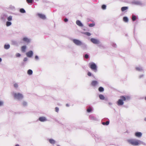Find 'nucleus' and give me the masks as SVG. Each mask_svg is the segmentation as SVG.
<instances>
[{"label": "nucleus", "mask_w": 146, "mask_h": 146, "mask_svg": "<svg viewBox=\"0 0 146 146\" xmlns=\"http://www.w3.org/2000/svg\"><path fill=\"white\" fill-rule=\"evenodd\" d=\"M7 19L8 21H10L12 20V16H9V17L8 16Z\"/></svg>", "instance_id": "4be33fe9"}, {"label": "nucleus", "mask_w": 146, "mask_h": 146, "mask_svg": "<svg viewBox=\"0 0 146 146\" xmlns=\"http://www.w3.org/2000/svg\"><path fill=\"white\" fill-rule=\"evenodd\" d=\"M88 26L90 27H93L95 26V24L94 23L88 24Z\"/></svg>", "instance_id": "c756f323"}, {"label": "nucleus", "mask_w": 146, "mask_h": 146, "mask_svg": "<svg viewBox=\"0 0 146 146\" xmlns=\"http://www.w3.org/2000/svg\"><path fill=\"white\" fill-rule=\"evenodd\" d=\"M66 106L67 107H68L69 106V104H66Z\"/></svg>", "instance_id": "de8ad7c7"}, {"label": "nucleus", "mask_w": 146, "mask_h": 146, "mask_svg": "<svg viewBox=\"0 0 146 146\" xmlns=\"http://www.w3.org/2000/svg\"><path fill=\"white\" fill-rule=\"evenodd\" d=\"M7 17L8 15L7 14H2L1 16V20L3 22H5L6 21V19H7Z\"/></svg>", "instance_id": "7ed1b4c3"}, {"label": "nucleus", "mask_w": 146, "mask_h": 146, "mask_svg": "<svg viewBox=\"0 0 146 146\" xmlns=\"http://www.w3.org/2000/svg\"><path fill=\"white\" fill-rule=\"evenodd\" d=\"M10 45L9 44H5L4 46V48L6 49H8L9 48Z\"/></svg>", "instance_id": "6ab92c4d"}, {"label": "nucleus", "mask_w": 146, "mask_h": 146, "mask_svg": "<svg viewBox=\"0 0 146 146\" xmlns=\"http://www.w3.org/2000/svg\"><path fill=\"white\" fill-rule=\"evenodd\" d=\"M37 15L39 18L42 19H46V17L44 15L38 13Z\"/></svg>", "instance_id": "9d476101"}, {"label": "nucleus", "mask_w": 146, "mask_h": 146, "mask_svg": "<svg viewBox=\"0 0 146 146\" xmlns=\"http://www.w3.org/2000/svg\"><path fill=\"white\" fill-rule=\"evenodd\" d=\"M99 96L100 99H101L104 100V96L102 95H100Z\"/></svg>", "instance_id": "bb28decb"}, {"label": "nucleus", "mask_w": 146, "mask_h": 146, "mask_svg": "<svg viewBox=\"0 0 146 146\" xmlns=\"http://www.w3.org/2000/svg\"><path fill=\"white\" fill-rule=\"evenodd\" d=\"M14 86L15 88H17L18 86L17 84L16 83H14Z\"/></svg>", "instance_id": "e433bc0d"}, {"label": "nucleus", "mask_w": 146, "mask_h": 146, "mask_svg": "<svg viewBox=\"0 0 146 146\" xmlns=\"http://www.w3.org/2000/svg\"><path fill=\"white\" fill-rule=\"evenodd\" d=\"M27 73L29 75H31L33 73V71L29 69Z\"/></svg>", "instance_id": "b1692460"}, {"label": "nucleus", "mask_w": 146, "mask_h": 146, "mask_svg": "<svg viewBox=\"0 0 146 146\" xmlns=\"http://www.w3.org/2000/svg\"><path fill=\"white\" fill-rule=\"evenodd\" d=\"M76 23L77 25L79 26L82 27L83 26L81 22L79 20L77 21L76 22Z\"/></svg>", "instance_id": "ddd939ff"}, {"label": "nucleus", "mask_w": 146, "mask_h": 146, "mask_svg": "<svg viewBox=\"0 0 146 146\" xmlns=\"http://www.w3.org/2000/svg\"><path fill=\"white\" fill-rule=\"evenodd\" d=\"M20 12L22 13H25V10L23 8L20 9Z\"/></svg>", "instance_id": "393cba45"}, {"label": "nucleus", "mask_w": 146, "mask_h": 146, "mask_svg": "<svg viewBox=\"0 0 146 146\" xmlns=\"http://www.w3.org/2000/svg\"><path fill=\"white\" fill-rule=\"evenodd\" d=\"M12 23L10 21H7L6 23V25L7 27H9L11 25Z\"/></svg>", "instance_id": "412c9836"}, {"label": "nucleus", "mask_w": 146, "mask_h": 146, "mask_svg": "<svg viewBox=\"0 0 146 146\" xmlns=\"http://www.w3.org/2000/svg\"><path fill=\"white\" fill-rule=\"evenodd\" d=\"M109 123V121H106V122H103L102 124L103 125H108Z\"/></svg>", "instance_id": "c85d7f7f"}, {"label": "nucleus", "mask_w": 146, "mask_h": 146, "mask_svg": "<svg viewBox=\"0 0 146 146\" xmlns=\"http://www.w3.org/2000/svg\"><path fill=\"white\" fill-rule=\"evenodd\" d=\"M39 120L41 122H44L47 121L46 117H40L39 118Z\"/></svg>", "instance_id": "9b49d317"}, {"label": "nucleus", "mask_w": 146, "mask_h": 146, "mask_svg": "<svg viewBox=\"0 0 146 146\" xmlns=\"http://www.w3.org/2000/svg\"><path fill=\"white\" fill-rule=\"evenodd\" d=\"M133 3L136 4H138L139 3L137 2H134Z\"/></svg>", "instance_id": "c03bdc74"}, {"label": "nucleus", "mask_w": 146, "mask_h": 146, "mask_svg": "<svg viewBox=\"0 0 146 146\" xmlns=\"http://www.w3.org/2000/svg\"><path fill=\"white\" fill-rule=\"evenodd\" d=\"M16 56L17 57H18V53H17L16 54Z\"/></svg>", "instance_id": "49530a36"}, {"label": "nucleus", "mask_w": 146, "mask_h": 146, "mask_svg": "<svg viewBox=\"0 0 146 146\" xmlns=\"http://www.w3.org/2000/svg\"><path fill=\"white\" fill-rule=\"evenodd\" d=\"M145 121H146V118H145Z\"/></svg>", "instance_id": "4d7b16f0"}, {"label": "nucleus", "mask_w": 146, "mask_h": 146, "mask_svg": "<svg viewBox=\"0 0 146 146\" xmlns=\"http://www.w3.org/2000/svg\"><path fill=\"white\" fill-rule=\"evenodd\" d=\"M26 46H23L21 47V50L22 52H25V51Z\"/></svg>", "instance_id": "a211bd4d"}, {"label": "nucleus", "mask_w": 146, "mask_h": 146, "mask_svg": "<svg viewBox=\"0 0 146 146\" xmlns=\"http://www.w3.org/2000/svg\"><path fill=\"white\" fill-rule=\"evenodd\" d=\"M102 8L103 9H105L106 8V6L105 5H103L102 6Z\"/></svg>", "instance_id": "473e14b6"}, {"label": "nucleus", "mask_w": 146, "mask_h": 146, "mask_svg": "<svg viewBox=\"0 0 146 146\" xmlns=\"http://www.w3.org/2000/svg\"><path fill=\"white\" fill-rule=\"evenodd\" d=\"M84 34L88 36H90L91 35L90 33L88 32L84 33Z\"/></svg>", "instance_id": "f704fd0d"}, {"label": "nucleus", "mask_w": 146, "mask_h": 146, "mask_svg": "<svg viewBox=\"0 0 146 146\" xmlns=\"http://www.w3.org/2000/svg\"><path fill=\"white\" fill-rule=\"evenodd\" d=\"M13 96L14 97V98L15 100H17L18 99V93H14L13 94Z\"/></svg>", "instance_id": "4468645a"}, {"label": "nucleus", "mask_w": 146, "mask_h": 146, "mask_svg": "<svg viewBox=\"0 0 146 146\" xmlns=\"http://www.w3.org/2000/svg\"><path fill=\"white\" fill-rule=\"evenodd\" d=\"M57 146H60L58 145H57Z\"/></svg>", "instance_id": "13d9d810"}, {"label": "nucleus", "mask_w": 146, "mask_h": 146, "mask_svg": "<svg viewBox=\"0 0 146 146\" xmlns=\"http://www.w3.org/2000/svg\"><path fill=\"white\" fill-rule=\"evenodd\" d=\"M145 100H146V97L145 98Z\"/></svg>", "instance_id": "864d4df0"}, {"label": "nucleus", "mask_w": 146, "mask_h": 146, "mask_svg": "<svg viewBox=\"0 0 146 146\" xmlns=\"http://www.w3.org/2000/svg\"><path fill=\"white\" fill-rule=\"evenodd\" d=\"M91 41L92 42L95 44H98L99 43V41L98 40L94 38H91Z\"/></svg>", "instance_id": "39448f33"}, {"label": "nucleus", "mask_w": 146, "mask_h": 146, "mask_svg": "<svg viewBox=\"0 0 146 146\" xmlns=\"http://www.w3.org/2000/svg\"><path fill=\"white\" fill-rule=\"evenodd\" d=\"M128 8L127 7H121V11H124L125 10H127Z\"/></svg>", "instance_id": "aec40b11"}, {"label": "nucleus", "mask_w": 146, "mask_h": 146, "mask_svg": "<svg viewBox=\"0 0 146 146\" xmlns=\"http://www.w3.org/2000/svg\"><path fill=\"white\" fill-rule=\"evenodd\" d=\"M98 84V82L96 80L92 81L91 83V85L93 86H96Z\"/></svg>", "instance_id": "423d86ee"}, {"label": "nucleus", "mask_w": 146, "mask_h": 146, "mask_svg": "<svg viewBox=\"0 0 146 146\" xmlns=\"http://www.w3.org/2000/svg\"><path fill=\"white\" fill-rule=\"evenodd\" d=\"M55 111L56 112H58L59 111V108L58 107H56L55 108Z\"/></svg>", "instance_id": "58836bf2"}, {"label": "nucleus", "mask_w": 146, "mask_h": 146, "mask_svg": "<svg viewBox=\"0 0 146 146\" xmlns=\"http://www.w3.org/2000/svg\"><path fill=\"white\" fill-rule=\"evenodd\" d=\"M26 1L28 3H31L33 2V0H26Z\"/></svg>", "instance_id": "2f4dec72"}, {"label": "nucleus", "mask_w": 146, "mask_h": 146, "mask_svg": "<svg viewBox=\"0 0 146 146\" xmlns=\"http://www.w3.org/2000/svg\"><path fill=\"white\" fill-rule=\"evenodd\" d=\"M19 57L21 55L19 54Z\"/></svg>", "instance_id": "603ef678"}, {"label": "nucleus", "mask_w": 146, "mask_h": 146, "mask_svg": "<svg viewBox=\"0 0 146 146\" xmlns=\"http://www.w3.org/2000/svg\"><path fill=\"white\" fill-rule=\"evenodd\" d=\"M18 146V145L17 144V145H16V146Z\"/></svg>", "instance_id": "3c124183"}, {"label": "nucleus", "mask_w": 146, "mask_h": 146, "mask_svg": "<svg viewBox=\"0 0 146 146\" xmlns=\"http://www.w3.org/2000/svg\"><path fill=\"white\" fill-rule=\"evenodd\" d=\"M123 21L126 22H127L128 21V18L126 17H124L123 19Z\"/></svg>", "instance_id": "5701e85b"}, {"label": "nucleus", "mask_w": 146, "mask_h": 146, "mask_svg": "<svg viewBox=\"0 0 146 146\" xmlns=\"http://www.w3.org/2000/svg\"><path fill=\"white\" fill-rule=\"evenodd\" d=\"M3 101L0 100V106H2L3 105Z\"/></svg>", "instance_id": "72a5a7b5"}, {"label": "nucleus", "mask_w": 146, "mask_h": 146, "mask_svg": "<svg viewBox=\"0 0 146 146\" xmlns=\"http://www.w3.org/2000/svg\"><path fill=\"white\" fill-rule=\"evenodd\" d=\"M89 66L90 68L96 72L97 70V67L96 64L93 62H92L89 64Z\"/></svg>", "instance_id": "f03ea898"}, {"label": "nucleus", "mask_w": 146, "mask_h": 146, "mask_svg": "<svg viewBox=\"0 0 146 146\" xmlns=\"http://www.w3.org/2000/svg\"><path fill=\"white\" fill-rule=\"evenodd\" d=\"M123 101H124L122 98H121V99H119L117 102V105L118 106L123 105L124 104Z\"/></svg>", "instance_id": "6e6552de"}, {"label": "nucleus", "mask_w": 146, "mask_h": 146, "mask_svg": "<svg viewBox=\"0 0 146 146\" xmlns=\"http://www.w3.org/2000/svg\"><path fill=\"white\" fill-rule=\"evenodd\" d=\"M135 135L137 137H140L142 136V134L140 132H137L135 133Z\"/></svg>", "instance_id": "f8f14e48"}, {"label": "nucleus", "mask_w": 146, "mask_h": 146, "mask_svg": "<svg viewBox=\"0 0 146 146\" xmlns=\"http://www.w3.org/2000/svg\"><path fill=\"white\" fill-rule=\"evenodd\" d=\"M68 21V19H67L65 18L64 19V22H66Z\"/></svg>", "instance_id": "37998d69"}, {"label": "nucleus", "mask_w": 146, "mask_h": 146, "mask_svg": "<svg viewBox=\"0 0 146 146\" xmlns=\"http://www.w3.org/2000/svg\"><path fill=\"white\" fill-rule=\"evenodd\" d=\"M73 41L74 43L77 45H81L82 44L81 42L78 40L74 39Z\"/></svg>", "instance_id": "20e7f679"}, {"label": "nucleus", "mask_w": 146, "mask_h": 146, "mask_svg": "<svg viewBox=\"0 0 146 146\" xmlns=\"http://www.w3.org/2000/svg\"><path fill=\"white\" fill-rule=\"evenodd\" d=\"M98 90L99 91H103L104 90V89L103 87H100L99 88Z\"/></svg>", "instance_id": "cd10ccee"}, {"label": "nucleus", "mask_w": 146, "mask_h": 146, "mask_svg": "<svg viewBox=\"0 0 146 146\" xmlns=\"http://www.w3.org/2000/svg\"><path fill=\"white\" fill-rule=\"evenodd\" d=\"M19 99L21 98L22 97V95L21 94H19Z\"/></svg>", "instance_id": "79ce46f5"}, {"label": "nucleus", "mask_w": 146, "mask_h": 146, "mask_svg": "<svg viewBox=\"0 0 146 146\" xmlns=\"http://www.w3.org/2000/svg\"><path fill=\"white\" fill-rule=\"evenodd\" d=\"M92 111V109L90 107L88 108L87 110V111L88 112H90L91 111Z\"/></svg>", "instance_id": "7c9ffc66"}, {"label": "nucleus", "mask_w": 146, "mask_h": 146, "mask_svg": "<svg viewBox=\"0 0 146 146\" xmlns=\"http://www.w3.org/2000/svg\"><path fill=\"white\" fill-rule=\"evenodd\" d=\"M25 60H26V59H25L24 60V61H25Z\"/></svg>", "instance_id": "6e6d98bb"}, {"label": "nucleus", "mask_w": 146, "mask_h": 146, "mask_svg": "<svg viewBox=\"0 0 146 146\" xmlns=\"http://www.w3.org/2000/svg\"><path fill=\"white\" fill-rule=\"evenodd\" d=\"M136 19V17L134 15H133L132 16V19L133 21H134Z\"/></svg>", "instance_id": "a878e982"}, {"label": "nucleus", "mask_w": 146, "mask_h": 146, "mask_svg": "<svg viewBox=\"0 0 146 146\" xmlns=\"http://www.w3.org/2000/svg\"><path fill=\"white\" fill-rule=\"evenodd\" d=\"M127 141L129 143L133 145H138L142 143L140 141L135 139H129Z\"/></svg>", "instance_id": "f257e3e1"}, {"label": "nucleus", "mask_w": 146, "mask_h": 146, "mask_svg": "<svg viewBox=\"0 0 146 146\" xmlns=\"http://www.w3.org/2000/svg\"><path fill=\"white\" fill-rule=\"evenodd\" d=\"M23 40L24 41L27 43H29L30 41V40L28 38L26 37L24 38L23 39Z\"/></svg>", "instance_id": "f3484780"}, {"label": "nucleus", "mask_w": 146, "mask_h": 146, "mask_svg": "<svg viewBox=\"0 0 146 146\" xmlns=\"http://www.w3.org/2000/svg\"><path fill=\"white\" fill-rule=\"evenodd\" d=\"M25 60H26V59H25L24 60V61H25Z\"/></svg>", "instance_id": "5fc2aeb1"}, {"label": "nucleus", "mask_w": 146, "mask_h": 146, "mask_svg": "<svg viewBox=\"0 0 146 146\" xmlns=\"http://www.w3.org/2000/svg\"><path fill=\"white\" fill-rule=\"evenodd\" d=\"M136 69L138 71H140L142 70L141 68L138 67H136Z\"/></svg>", "instance_id": "4c0bfd02"}, {"label": "nucleus", "mask_w": 146, "mask_h": 146, "mask_svg": "<svg viewBox=\"0 0 146 146\" xmlns=\"http://www.w3.org/2000/svg\"><path fill=\"white\" fill-rule=\"evenodd\" d=\"M22 105L24 106H26L27 105V103L26 102H24L22 103Z\"/></svg>", "instance_id": "c9c22d12"}, {"label": "nucleus", "mask_w": 146, "mask_h": 146, "mask_svg": "<svg viewBox=\"0 0 146 146\" xmlns=\"http://www.w3.org/2000/svg\"><path fill=\"white\" fill-rule=\"evenodd\" d=\"M88 75L89 76H91L92 75L91 73V72H89L88 73Z\"/></svg>", "instance_id": "a19ab883"}, {"label": "nucleus", "mask_w": 146, "mask_h": 146, "mask_svg": "<svg viewBox=\"0 0 146 146\" xmlns=\"http://www.w3.org/2000/svg\"><path fill=\"white\" fill-rule=\"evenodd\" d=\"M17 41H15L14 40H13L11 41V44L12 45L15 46H17Z\"/></svg>", "instance_id": "2eb2a0df"}, {"label": "nucleus", "mask_w": 146, "mask_h": 146, "mask_svg": "<svg viewBox=\"0 0 146 146\" xmlns=\"http://www.w3.org/2000/svg\"><path fill=\"white\" fill-rule=\"evenodd\" d=\"M2 59L1 58H0V62H1L2 61Z\"/></svg>", "instance_id": "09e8293b"}, {"label": "nucleus", "mask_w": 146, "mask_h": 146, "mask_svg": "<svg viewBox=\"0 0 146 146\" xmlns=\"http://www.w3.org/2000/svg\"><path fill=\"white\" fill-rule=\"evenodd\" d=\"M35 58L36 59H38V57L37 56H35Z\"/></svg>", "instance_id": "a18cd8bd"}, {"label": "nucleus", "mask_w": 146, "mask_h": 146, "mask_svg": "<svg viewBox=\"0 0 146 146\" xmlns=\"http://www.w3.org/2000/svg\"><path fill=\"white\" fill-rule=\"evenodd\" d=\"M121 98H122L123 101H125L126 100H130V98L129 96H127L125 97L123 96H121L120 97Z\"/></svg>", "instance_id": "0eeeda50"}, {"label": "nucleus", "mask_w": 146, "mask_h": 146, "mask_svg": "<svg viewBox=\"0 0 146 146\" xmlns=\"http://www.w3.org/2000/svg\"><path fill=\"white\" fill-rule=\"evenodd\" d=\"M89 57V56H88V55L87 54H86L85 55V58H86V59H87Z\"/></svg>", "instance_id": "ea45409f"}, {"label": "nucleus", "mask_w": 146, "mask_h": 146, "mask_svg": "<svg viewBox=\"0 0 146 146\" xmlns=\"http://www.w3.org/2000/svg\"><path fill=\"white\" fill-rule=\"evenodd\" d=\"M143 76V75L141 76H140V78H141V77H142V76Z\"/></svg>", "instance_id": "8fccbe9b"}, {"label": "nucleus", "mask_w": 146, "mask_h": 146, "mask_svg": "<svg viewBox=\"0 0 146 146\" xmlns=\"http://www.w3.org/2000/svg\"><path fill=\"white\" fill-rule=\"evenodd\" d=\"M49 141L50 143L52 144H54L55 143V141L52 139H49Z\"/></svg>", "instance_id": "dca6fc26"}, {"label": "nucleus", "mask_w": 146, "mask_h": 146, "mask_svg": "<svg viewBox=\"0 0 146 146\" xmlns=\"http://www.w3.org/2000/svg\"><path fill=\"white\" fill-rule=\"evenodd\" d=\"M26 54L27 57H31L33 55V52L32 51H30L27 52Z\"/></svg>", "instance_id": "1a4fd4ad"}]
</instances>
